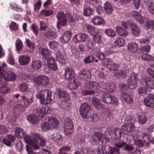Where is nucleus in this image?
<instances>
[{
    "instance_id": "f257e3e1",
    "label": "nucleus",
    "mask_w": 154,
    "mask_h": 154,
    "mask_svg": "<svg viewBox=\"0 0 154 154\" xmlns=\"http://www.w3.org/2000/svg\"><path fill=\"white\" fill-rule=\"evenodd\" d=\"M41 136L38 133L32 132L29 135L24 137L26 143L29 144L26 146V149L28 154H39L36 153L33 151L32 148L35 150L39 149L38 145V140L40 139Z\"/></svg>"
},
{
    "instance_id": "f03ea898",
    "label": "nucleus",
    "mask_w": 154,
    "mask_h": 154,
    "mask_svg": "<svg viewBox=\"0 0 154 154\" xmlns=\"http://www.w3.org/2000/svg\"><path fill=\"white\" fill-rule=\"evenodd\" d=\"M131 15L139 23L141 24H143L146 29H149L150 28L154 29L153 21L149 20L147 18L142 16L140 13L137 11H132L131 12Z\"/></svg>"
},
{
    "instance_id": "7ed1b4c3",
    "label": "nucleus",
    "mask_w": 154,
    "mask_h": 154,
    "mask_svg": "<svg viewBox=\"0 0 154 154\" xmlns=\"http://www.w3.org/2000/svg\"><path fill=\"white\" fill-rule=\"evenodd\" d=\"M59 123L56 118L47 116L45 118V122L42 124V128L44 131L53 130L57 127Z\"/></svg>"
},
{
    "instance_id": "20e7f679",
    "label": "nucleus",
    "mask_w": 154,
    "mask_h": 154,
    "mask_svg": "<svg viewBox=\"0 0 154 154\" xmlns=\"http://www.w3.org/2000/svg\"><path fill=\"white\" fill-rule=\"evenodd\" d=\"M36 97L40 100L41 104L43 105H47L52 100L51 91L48 90L40 91L37 94Z\"/></svg>"
},
{
    "instance_id": "39448f33",
    "label": "nucleus",
    "mask_w": 154,
    "mask_h": 154,
    "mask_svg": "<svg viewBox=\"0 0 154 154\" xmlns=\"http://www.w3.org/2000/svg\"><path fill=\"white\" fill-rule=\"evenodd\" d=\"M121 91L119 95L120 99L125 102L127 104L132 103L134 101L133 99L127 90L126 85L125 84L121 85Z\"/></svg>"
},
{
    "instance_id": "423d86ee",
    "label": "nucleus",
    "mask_w": 154,
    "mask_h": 154,
    "mask_svg": "<svg viewBox=\"0 0 154 154\" xmlns=\"http://www.w3.org/2000/svg\"><path fill=\"white\" fill-rule=\"evenodd\" d=\"M14 97L19 102H21L24 108L28 107L29 106L34 100L33 95L32 93H30L29 95H23L22 96H20L19 94H15Z\"/></svg>"
},
{
    "instance_id": "0eeeda50",
    "label": "nucleus",
    "mask_w": 154,
    "mask_h": 154,
    "mask_svg": "<svg viewBox=\"0 0 154 154\" xmlns=\"http://www.w3.org/2000/svg\"><path fill=\"white\" fill-rule=\"evenodd\" d=\"M139 82L137 74L132 73L130 76V79L128 80L127 87L131 90H133L137 86Z\"/></svg>"
},
{
    "instance_id": "6e6552de",
    "label": "nucleus",
    "mask_w": 154,
    "mask_h": 154,
    "mask_svg": "<svg viewBox=\"0 0 154 154\" xmlns=\"http://www.w3.org/2000/svg\"><path fill=\"white\" fill-rule=\"evenodd\" d=\"M56 17L57 20V26L58 29L60 28V26H64L66 25L68 22L66 14L60 11L58 13Z\"/></svg>"
},
{
    "instance_id": "1a4fd4ad",
    "label": "nucleus",
    "mask_w": 154,
    "mask_h": 154,
    "mask_svg": "<svg viewBox=\"0 0 154 154\" xmlns=\"http://www.w3.org/2000/svg\"><path fill=\"white\" fill-rule=\"evenodd\" d=\"M101 98L103 102L106 103H112L114 104H119L117 99L114 96L106 93H103L101 96Z\"/></svg>"
},
{
    "instance_id": "9d476101",
    "label": "nucleus",
    "mask_w": 154,
    "mask_h": 154,
    "mask_svg": "<svg viewBox=\"0 0 154 154\" xmlns=\"http://www.w3.org/2000/svg\"><path fill=\"white\" fill-rule=\"evenodd\" d=\"M135 126L132 122L125 123L121 126V130L124 134L130 135L134 131Z\"/></svg>"
},
{
    "instance_id": "9b49d317",
    "label": "nucleus",
    "mask_w": 154,
    "mask_h": 154,
    "mask_svg": "<svg viewBox=\"0 0 154 154\" xmlns=\"http://www.w3.org/2000/svg\"><path fill=\"white\" fill-rule=\"evenodd\" d=\"M34 81L36 85L44 86L48 84L49 79L45 75H41L35 77Z\"/></svg>"
},
{
    "instance_id": "f8f14e48",
    "label": "nucleus",
    "mask_w": 154,
    "mask_h": 154,
    "mask_svg": "<svg viewBox=\"0 0 154 154\" xmlns=\"http://www.w3.org/2000/svg\"><path fill=\"white\" fill-rule=\"evenodd\" d=\"M34 112L38 115L40 117L42 118L45 115L49 114L51 112V109L48 106H43L42 108H37L34 111Z\"/></svg>"
},
{
    "instance_id": "ddd939ff",
    "label": "nucleus",
    "mask_w": 154,
    "mask_h": 154,
    "mask_svg": "<svg viewBox=\"0 0 154 154\" xmlns=\"http://www.w3.org/2000/svg\"><path fill=\"white\" fill-rule=\"evenodd\" d=\"M64 132L66 134H69L71 133L73 129L74 125L72 120L69 118H66L64 123Z\"/></svg>"
},
{
    "instance_id": "4468645a",
    "label": "nucleus",
    "mask_w": 154,
    "mask_h": 154,
    "mask_svg": "<svg viewBox=\"0 0 154 154\" xmlns=\"http://www.w3.org/2000/svg\"><path fill=\"white\" fill-rule=\"evenodd\" d=\"M49 139L53 143H56L59 145H61L63 142V137L61 134L58 132L52 134L50 136Z\"/></svg>"
},
{
    "instance_id": "2eb2a0df",
    "label": "nucleus",
    "mask_w": 154,
    "mask_h": 154,
    "mask_svg": "<svg viewBox=\"0 0 154 154\" xmlns=\"http://www.w3.org/2000/svg\"><path fill=\"white\" fill-rule=\"evenodd\" d=\"M75 75L74 69L70 67L66 68L65 70L64 76L66 80H72L74 78Z\"/></svg>"
},
{
    "instance_id": "dca6fc26",
    "label": "nucleus",
    "mask_w": 154,
    "mask_h": 154,
    "mask_svg": "<svg viewBox=\"0 0 154 154\" xmlns=\"http://www.w3.org/2000/svg\"><path fill=\"white\" fill-rule=\"evenodd\" d=\"M25 44L26 45L24 51L29 53L32 52L35 48L34 42L31 41L29 39L26 38Z\"/></svg>"
},
{
    "instance_id": "f3484780",
    "label": "nucleus",
    "mask_w": 154,
    "mask_h": 154,
    "mask_svg": "<svg viewBox=\"0 0 154 154\" xmlns=\"http://www.w3.org/2000/svg\"><path fill=\"white\" fill-rule=\"evenodd\" d=\"M3 73L4 79L5 81H13L16 79V75L12 72L4 70Z\"/></svg>"
},
{
    "instance_id": "a211bd4d",
    "label": "nucleus",
    "mask_w": 154,
    "mask_h": 154,
    "mask_svg": "<svg viewBox=\"0 0 154 154\" xmlns=\"http://www.w3.org/2000/svg\"><path fill=\"white\" fill-rule=\"evenodd\" d=\"M144 103L147 107L154 108V95L149 94L145 99Z\"/></svg>"
},
{
    "instance_id": "6ab92c4d",
    "label": "nucleus",
    "mask_w": 154,
    "mask_h": 154,
    "mask_svg": "<svg viewBox=\"0 0 154 154\" xmlns=\"http://www.w3.org/2000/svg\"><path fill=\"white\" fill-rule=\"evenodd\" d=\"M42 66V61L39 60H33L32 61L30 70L33 72H37L40 69Z\"/></svg>"
},
{
    "instance_id": "aec40b11",
    "label": "nucleus",
    "mask_w": 154,
    "mask_h": 154,
    "mask_svg": "<svg viewBox=\"0 0 154 154\" xmlns=\"http://www.w3.org/2000/svg\"><path fill=\"white\" fill-rule=\"evenodd\" d=\"M143 82L145 83L147 87L154 89V80L148 76H146L142 79Z\"/></svg>"
},
{
    "instance_id": "412c9836",
    "label": "nucleus",
    "mask_w": 154,
    "mask_h": 154,
    "mask_svg": "<svg viewBox=\"0 0 154 154\" xmlns=\"http://www.w3.org/2000/svg\"><path fill=\"white\" fill-rule=\"evenodd\" d=\"M130 27L133 35L137 37L139 35L140 33V29L134 22L130 23Z\"/></svg>"
},
{
    "instance_id": "4be33fe9",
    "label": "nucleus",
    "mask_w": 154,
    "mask_h": 154,
    "mask_svg": "<svg viewBox=\"0 0 154 154\" xmlns=\"http://www.w3.org/2000/svg\"><path fill=\"white\" fill-rule=\"evenodd\" d=\"M31 61V57L29 55H24L19 57V63L22 65H27Z\"/></svg>"
},
{
    "instance_id": "5701e85b",
    "label": "nucleus",
    "mask_w": 154,
    "mask_h": 154,
    "mask_svg": "<svg viewBox=\"0 0 154 154\" xmlns=\"http://www.w3.org/2000/svg\"><path fill=\"white\" fill-rule=\"evenodd\" d=\"M86 38V34L78 33L74 36L73 37V41L75 43L79 42H84L85 41Z\"/></svg>"
},
{
    "instance_id": "b1692460",
    "label": "nucleus",
    "mask_w": 154,
    "mask_h": 154,
    "mask_svg": "<svg viewBox=\"0 0 154 154\" xmlns=\"http://www.w3.org/2000/svg\"><path fill=\"white\" fill-rule=\"evenodd\" d=\"M72 34V32L69 31H66L60 37V40L63 43H67L70 39Z\"/></svg>"
},
{
    "instance_id": "393cba45",
    "label": "nucleus",
    "mask_w": 154,
    "mask_h": 154,
    "mask_svg": "<svg viewBox=\"0 0 154 154\" xmlns=\"http://www.w3.org/2000/svg\"><path fill=\"white\" fill-rule=\"evenodd\" d=\"M47 63L48 67L52 70L54 71L57 69V66L53 58L52 57L48 58L47 59Z\"/></svg>"
},
{
    "instance_id": "a878e982",
    "label": "nucleus",
    "mask_w": 154,
    "mask_h": 154,
    "mask_svg": "<svg viewBox=\"0 0 154 154\" xmlns=\"http://www.w3.org/2000/svg\"><path fill=\"white\" fill-rule=\"evenodd\" d=\"M87 103L86 102L82 103L79 109L80 114L83 118H87Z\"/></svg>"
},
{
    "instance_id": "bb28decb",
    "label": "nucleus",
    "mask_w": 154,
    "mask_h": 154,
    "mask_svg": "<svg viewBox=\"0 0 154 154\" xmlns=\"http://www.w3.org/2000/svg\"><path fill=\"white\" fill-rule=\"evenodd\" d=\"M26 119L28 122L33 125L37 124L39 121L38 117L35 115H29Z\"/></svg>"
},
{
    "instance_id": "cd10ccee",
    "label": "nucleus",
    "mask_w": 154,
    "mask_h": 154,
    "mask_svg": "<svg viewBox=\"0 0 154 154\" xmlns=\"http://www.w3.org/2000/svg\"><path fill=\"white\" fill-rule=\"evenodd\" d=\"M15 139L14 137L10 134L7 135L5 138L3 139V143L8 146H10L11 143L13 142Z\"/></svg>"
},
{
    "instance_id": "c85d7f7f",
    "label": "nucleus",
    "mask_w": 154,
    "mask_h": 154,
    "mask_svg": "<svg viewBox=\"0 0 154 154\" xmlns=\"http://www.w3.org/2000/svg\"><path fill=\"white\" fill-rule=\"evenodd\" d=\"M92 115L91 113L88 115L87 116V122L89 123V121H90L91 124H93L94 122H97L99 119L98 115L97 113H93L92 112Z\"/></svg>"
},
{
    "instance_id": "c756f323",
    "label": "nucleus",
    "mask_w": 154,
    "mask_h": 154,
    "mask_svg": "<svg viewBox=\"0 0 154 154\" xmlns=\"http://www.w3.org/2000/svg\"><path fill=\"white\" fill-rule=\"evenodd\" d=\"M104 85L105 86L104 88L108 92L112 93L115 91L116 86L114 84L106 83Z\"/></svg>"
},
{
    "instance_id": "7c9ffc66",
    "label": "nucleus",
    "mask_w": 154,
    "mask_h": 154,
    "mask_svg": "<svg viewBox=\"0 0 154 154\" xmlns=\"http://www.w3.org/2000/svg\"><path fill=\"white\" fill-rule=\"evenodd\" d=\"M128 49L130 52L135 53L138 49V45L134 42H131L128 44L127 46Z\"/></svg>"
},
{
    "instance_id": "2f4dec72",
    "label": "nucleus",
    "mask_w": 154,
    "mask_h": 154,
    "mask_svg": "<svg viewBox=\"0 0 154 154\" xmlns=\"http://www.w3.org/2000/svg\"><path fill=\"white\" fill-rule=\"evenodd\" d=\"M92 23L96 25H102L105 23L104 20L101 17L97 16L92 20Z\"/></svg>"
},
{
    "instance_id": "473e14b6",
    "label": "nucleus",
    "mask_w": 154,
    "mask_h": 154,
    "mask_svg": "<svg viewBox=\"0 0 154 154\" xmlns=\"http://www.w3.org/2000/svg\"><path fill=\"white\" fill-rule=\"evenodd\" d=\"M116 29L118 34L122 37H126L128 35L126 30L121 26H117L116 27Z\"/></svg>"
},
{
    "instance_id": "72a5a7b5",
    "label": "nucleus",
    "mask_w": 154,
    "mask_h": 154,
    "mask_svg": "<svg viewBox=\"0 0 154 154\" xmlns=\"http://www.w3.org/2000/svg\"><path fill=\"white\" fill-rule=\"evenodd\" d=\"M80 85V82L78 79H74L72 82L69 86V88L71 90H77Z\"/></svg>"
},
{
    "instance_id": "f704fd0d",
    "label": "nucleus",
    "mask_w": 154,
    "mask_h": 154,
    "mask_svg": "<svg viewBox=\"0 0 154 154\" xmlns=\"http://www.w3.org/2000/svg\"><path fill=\"white\" fill-rule=\"evenodd\" d=\"M45 36L49 39H52L56 37V33L54 29L49 30L44 34Z\"/></svg>"
},
{
    "instance_id": "c9c22d12",
    "label": "nucleus",
    "mask_w": 154,
    "mask_h": 154,
    "mask_svg": "<svg viewBox=\"0 0 154 154\" xmlns=\"http://www.w3.org/2000/svg\"><path fill=\"white\" fill-rule=\"evenodd\" d=\"M104 8L105 12L108 14H110L113 11V8L110 3L108 2H106L104 5Z\"/></svg>"
},
{
    "instance_id": "e433bc0d",
    "label": "nucleus",
    "mask_w": 154,
    "mask_h": 154,
    "mask_svg": "<svg viewBox=\"0 0 154 154\" xmlns=\"http://www.w3.org/2000/svg\"><path fill=\"white\" fill-rule=\"evenodd\" d=\"M122 132L121 130V127L120 128L118 127H115L113 131L114 138L120 139L122 136Z\"/></svg>"
},
{
    "instance_id": "4c0bfd02",
    "label": "nucleus",
    "mask_w": 154,
    "mask_h": 154,
    "mask_svg": "<svg viewBox=\"0 0 154 154\" xmlns=\"http://www.w3.org/2000/svg\"><path fill=\"white\" fill-rule=\"evenodd\" d=\"M92 104L96 109L98 110H102L105 107V106L101 103L99 100L97 98L93 100Z\"/></svg>"
},
{
    "instance_id": "58836bf2",
    "label": "nucleus",
    "mask_w": 154,
    "mask_h": 154,
    "mask_svg": "<svg viewBox=\"0 0 154 154\" xmlns=\"http://www.w3.org/2000/svg\"><path fill=\"white\" fill-rule=\"evenodd\" d=\"M58 92L59 98L63 100H67L69 99V96L66 92L59 90Z\"/></svg>"
},
{
    "instance_id": "ea45409f",
    "label": "nucleus",
    "mask_w": 154,
    "mask_h": 154,
    "mask_svg": "<svg viewBox=\"0 0 154 154\" xmlns=\"http://www.w3.org/2000/svg\"><path fill=\"white\" fill-rule=\"evenodd\" d=\"M14 134L18 138L22 137L24 138V137L26 136H24L25 133L23 129L20 127H17L15 128Z\"/></svg>"
},
{
    "instance_id": "a19ab883",
    "label": "nucleus",
    "mask_w": 154,
    "mask_h": 154,
    "mask_svg": "<svg viewBox=\"0 0 154 154\" xmlns=\"http://www.w3.org/2000/svg\"><path fill=\"white\" fill-rule=\"evenodd\" d=\"M87 31L90 33L91 36H94L97 34L98 30L95 29V27L91 25H87Z\"/></svg>"
},
{
    "instance_id": "79ce46f5",
    "label": "nucleus",
    "mask_w": 154,
    "mask_h": 154,
    "mask_svg": "<svg viewBox=\"0 0 154 154\" xmlns=\"http://www.w3.org/2000/svg\"><path fill=\"white\" fill-rule=\"evenodd\" d=\"M95 94V92L94 91L87 90V99H88V101H90L92 103L93 100L96 99L94 97V94Z\"/></svg>"
},
{
    "instance_id": "37998d69",
    "label": "nucleus",
    "mask_w": 154,
    "mask_h": 154,
    "mask_svg": "<svg viewBox=\"0 0 154 154\" xmlns=\"http://www.w3.org/2000/svg\"><path fill=\"white\" fill-rule=\"evenodd\" d=\"M40 53L43 57L45 59L48 57L50 54V51L49 50L45 48H42Z\"/></svg>"
},
{
    "instance_id": "c03bdc74",
    "label": "nucleus",
    "mask_w": 154,
    "mask_h": 154,
    "mask_svg": "<svg viewBox=\"0 0 154 154\" xmlns=\"http://www.w3.org/2000/svg\"><path fill=\"white\" fill-rule=\"evenodd\" d=\"M15 47L17 51H20L23 48V43L20 39L17 40L15 43Z\"/></svg>"
},
{
    "instance_id": "a18cd8bd",
    "label": "nucleus",
    "mask_w": 154,
    "mask_h": 154,
    "mask_svg": "<svg viewBox=\"0 0 154 154\" xmlns=\"http://www.w3.org/2000/svg\"><path fill=\"white\" fill-rule=\"evenodd\" d=\"M19 88L20 90L23 93L26 92L29 88L28 85L25 82L20 84Z\"/></svg>"
},
{
    "instance_id": "49530a36",
    "label": "nucleus",
    "mask_w": 154,
    "mask_h": 154,
    "mask_svg": "<svg viewBox=\"0 0 154 154\" xmlns=\"http://www.w3.org/2000/svg\"><path fill=\"white\" fill-rule=\"evenodd\" d=\"M126 75V71L122 70L118 71L116 72L115 73V76L117 78L125 77Z\"/></svg>"
},
{
    "instance_id": "de8ad7c7",
    "label": "nucleus",
    "mask_w": 154,
    "mask_h": 154,
    "mask_svg": "<svg viewBox=\"0 0 154 154\" xmlns=\"http://www.w3.org/2000/svg\"><path fill=\"white\" fill-rule=\"evenodd\" d=\"M137 117L138 118V122L140 124L144 125L147 121V118L144 115H139Z\"/></svg>"
},
{
    "instance_id": "09e8293b",
    "label": "nucleus",
    "mask_w": 154,
    "mask_h": 154,
    "mask_svg": "<svg viewBox=\"0 0 154 154\" xmlns=\"http://www.w3.org/2000/svg\"><path fill=\"white\" fill-rule=\"evenodd\" d=\"M10 8L13 11H16L17 12H21L22 11V9L18 6L15 3H10Z\"/></svg>"
},
{
    "instance_id": "8fccbe9b",
    "label": "nucleus",
    "mask_w": 154,
    "mask_h": 154,
    "mask_svg": "<svg viewBox=\"0 0 154 154\" xmlns=\"http://www.w3.org/2000/svg\"><path fill=\"white\" fill-rule=\"evenodd\" d=\"M56 58L57 61L62 63L63 61H64L65 59L64 56L61 54V52L59 51L56 54Z\"/></svg>"
},
{
    "instance_id": "3c124183",
    "label": "nucleus",
    "mask_w": 154,
    "mask_h": 154,
    "mask_svg": "<svg viewBox=\"0 0 154 154\" xmlns=\"http://www.w3.org/2000/svg\"><path fill=\"white\" fill-rule=\"evenodd\" d=\"M53 13V11L52 10H44L40 12V16H48L51 15Z\"/></svg>"
},
{
    "instance_id": "603ef678",
    "label": "nucleus",
    "mask_w": 154,
    "mask_h": 154,
    "mask_svg": "<svg viewBox=\"0 0 154 154\" xmlns=\"http://www.w3.org/2000/svg\"><path fill=\"white\" fill-rule=\"evenodd\" d=\"M138 94L141 96H144L147 92V89L144 87H140L138 90Z\"/></svg>"
},
{
    "instance_id": "864d4df0",
    "label": "nucleus",
    "mask_w": 154,
    "mask_h": 154,
    "mask_svg": "<svg viewBox=\"0 0 154 154\" xmlns=\"http://www.w3.org/2000/svg\"><path fill=\"white\" fill-rule=\"evenodd\" d=\"M97 85V82H87V88L90 89H94L96 88Z\"/></svg>"
},
{
    "instance_id": "5fc2aeb1",
    "label": "nucleus",
    "mask_w": 154,
    "mask_h": 154,
    "mask_svg": "<svg viewBox=\"0 0 154 154\" xmlns=\"http://www.w3.org/2000/svg\"><path fill=\"white\" fill-rule=\"evenodd\" d=\"M24 107L22 104H18L15 105L14 107V109L16 112H19L23 111Z\"/></svg>"
},
{
    "instance_id": "6e6d98bb",
    "label": "nucleus",
    "mask_w": 154,
    "mask_h": 154,
    "mask_svg": "<svg viewBox=\"0 0 154 154\" xmlns=\"http://www.w3.org/2000/svg\"><path fill=\"white\" fill-rule=\"evenodd\" d=\"M150 46L149 45L146 44L142 45L140 48V50L142 52H149L150 49Z\"/></svg>"
},
{
    "instance_id": "4d7b16f0",
    "label": "nucleus",
    "mask_w": 154,
    "mask_h": 154,
    "mask_svg": "<svg viewBox=\"0 0 154 154\" xmlns=\"http://www.w3.org/2000/svg\"><path fill=\"white\" fill-rule=\"evenodd\" d=\"M105 33L109 36L114 37L116 34L115 32L112 30L110 29H106L105 30Z\"/></svg>"
},
{
    "instance_id": "13d9d810",
    "label": "nucleus",
    "mask_w": 154,
    "mask_h": 154,
    "mask_svg": "<svg viewBox=\"0 0 154 154\" xmlns=\"http://www.w3.org/2000/svg\"><path fill=\"white\" fill-rule=\"evenodd\" d=\"M9 28L11 30H17L18 28V26L17 23L13 21H12L9 26Z\"/></svg>"
},
{
    "instance_id": "bf43d9fd",
    "label": "nucleus",
    "mask_w": 154,
    "mask_h": 154,
    "mask_svg": "<svg viewBox=\"0 0 154 154\" xmlns=\"http://www.w3.org/2000/svg\"><path fill=\"white\" fill-rule=\"evenodd\" d=\"M70 150V147L69 146H64L59 149V154H64L65 153H66L65 152L69 151Z\"/></svg>"
},
{
    "instance_id": "052dcab7",
    "label": "nucleus",
    "mask_w": 154,
    "mask_h": 154,
    "mask_svg": "<svg viewBox=\"0 0 154 154\" xmlns=\"http://www.w3.org/2000/svg\"><path fill=\"white\" fill-rule=\"evenodd\" d=\"M4 85H2L3 86L0 87V93L3 95L7 93L8 91V88Z\"/></svg>"
},
{
    "instance_id": "680f3d73",
    "label": "nucleus",
    "mask_w": 154,
    "mask_h": 154,
    "mask_svg": "<svg viewBox=\"0 0 154 154\" xmlns=\"http://www.w3.org/2000/svg\"><path fill=\"white\" fill-rule=\"evenodd\" d=\"M59 43L56 41H52L49 43V45L51 49H54L58 46Z\"/></svg>"
},
{
    "instance_id": "e2e57ef3",
    "label": "nucleus",
    "mask_w": 154,
    "mask_h": 154,
    "mask_svg": "<svg viewBox=\"0 0 154 154\" xmlns=\"http://www.w3.org/2000/svg\"><path fill=\"white\" fill-rule=\"evenodd\" d=\"M15 146L17 151L20 152L23 149V145L21 141L17 142L15 144Z\"/></svg>"
},
{
    "instance_id": "0e129e2a",
    "label": "nucleus",
    "mask_w": 154,
    "mask_h": 154,
    "mask_svg": "<svg viewBox=\"0 0 154 154\" xmlns=\"http://www.w3.org/2000/svg\"><path fill=\"white\" fill-rule=\"evenodd\" d=\"M7 118L9 123L13 125L15 124L16 118L14 115L11 116H8Z\"/></svg>"
},
{
    "instance_id": "69168bd1",
    "label": "nucleus",
    "mask_w": 154,
    "mask_h": 154,
    "mask_svg": "<svg viewBox=\"0 0 154 154\" xmlns=\"http://www.w3.org/2000/svg\"><path fill=\"white\" fill-rule=\"evenodd\" d=\"M92 37L93 40L96 43H98L101 40V36L98 33L92 36Z\"/></svg>"
},
{
    "instance_id": "338daca9",
    "label": "nucleus",
    "mask_w": 154,
    "mask_h": 154,
    "mask_svg": "<svg viewBox=\"0 0 154 154\" xmlns=\"http://www.w3.org/2000/svg\"><path fill=\"white\" fill-rule=\"evenodd\" d=\"M114 43L116 45L117 44L119 46L122 47L124 45L125 41L122 38H119L115 41Z\"/></svg>"
},
{
    "instance_id": "774afa93",
    "label": "nucleus",
    "mask_w": 154,
    "mask_h": 154,
    "mask_svg": "<svg viewBox=\"0 0 154 154\" xmlns=\"http://www.w3.org/2000/svg\"><path fill=\"white\" fill-rule=\"evenodd\" d=\"M104 150V146L102 145H100L97 149V152L98 154H106Z\"/></svg>"
}]
</instances>
